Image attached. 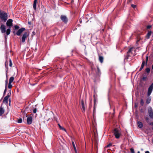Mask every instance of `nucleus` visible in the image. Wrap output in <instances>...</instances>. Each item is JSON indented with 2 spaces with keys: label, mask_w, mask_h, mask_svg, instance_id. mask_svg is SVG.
I'll return each mask as SVG.
<instances>
[{
  "label": "nucleus",
  "mask_w": 153,
  "mask_h": 153,
  "mask_svg": "<svg viewBox=\"0 0 153 153\" xmlns=\"http://www.w3.org/2000/svg\"><path fill=\"white\" fill-rule=\"evenodd\" d=\"M152 129L153 130V127H152Z\"/></svg>",
  "instance_id": "obj_52"
},
{
  "label": "nucleus",
  "mask_w": 153,
  "mask_h": 153,
  "mask_svg": "<svg viewBox=\"0 0 153 153\" xmlns=\"http://www.w3.org/2000/svg\"><path fill=\"white\" fill-rule=\"evenodd\" d=\"M99 60L101 63H102L103 62V57L102 56H99Z\"/></svg>",
  "instance_id": "obj_17"
},
{
  "label": "nucleus",
  "mask_w": 153,
  "mask_h": 153,
  "mask_svg": "<svg viewBox=\"0 0 153 153\" xmlns=\"http://www.w3.org/2000/svg\"><path fill=\"white\" fill-rule=\"evenodd\" d=\"M13 20L11 19H9L7 20L6 22L7 26L9 28L6 30V27L5 25L4 24H2L1 26L0 29L2 33H4L6 31V35H9L10 33V28L13 25Z\"/></svg>",
  "instance_id": "obj_1"
},
{
  "label": "nucleus",
  "mask_w": 153,
  "mask_h": 153,
  "mask_svg": "<svg viewBox=\"0 0 153 153\" xmlns=\"http://www.w3.org/2000/svg\"><path fill=\"white\" fill-rule=\"evenodd\" d=\"M34 32H33V33H34Z\"/></svg>",
  "instance_id": "obj_54"
},
{
  "label": "nucleus",
  "mask_w": 153,
  "mask_h": 153,
  "mask_svg": "<svg viewBox=\"0 0 153 153\" xmlns=\"http://www.w3.org/2000/svg\"><path fill=\"white\" fill-rule=\"evenodd\" d=\"M131 153H135L134 150L133 148H131L130 149Z\"/></svg>",
  "instance_id": "obj_29"
},
{
  "label": "nucleus",
  "mask_w": 153,
  "mask_h": 153,
  "mask_svg": "<svg viewBox=\"0 0 153 153\" xmlns=\"http://www.w3.org/2000/svg\"><path fill=\"white\" fill-rule=\"evenodd\" d=\"M145 62L144 60H143L141 67H142L143 68V67L145 65Z\"/></svg>",
  "instance_id": "obj_24"
},
{
  "label": "nucleus",
  "mask_w": 153,
  "mask_h": 153,
  "mask_svg": "<svg viewBox=\"0 0 153 153\" xmlns=\"http://www.w3.org/2000/svg\"><path fill=\"white\" fill-rule=\"evenodd\" d=\"M0 18L2 21L6 22L8 19L7 14L4 11L0 10Z\"/></svg>",
  "instance_id": "obj_3"
},
{
  "label": "nucleus",
  "mask_w": 153,
  "mask_h": 153,
  "mask_svg": "<svg viewBox=\"0 0 153 153\" xmlns=\"http://www.w3.org/2000/svg\"><path fill=\"white\" fill-rule=\"evenodd\" d=\"M137 105L136 104H135V107H137Z\"/></svg>",
  "instance_id": "obj_47"
},
{
  "label": "nucleus",
  "mask_w": 153,
  "mask_h": 153,
  "mask_svg": "<svg viewBox=\"0 0 153 153\" xmlns=\"http://www.w3.org/2000/svg\"><path fill=\"white\" fill-rule=\"evenodd\" d=\"M61 20L65 23H66L68 21L67 17L65 15H61L60 17Z\"/></svg>",
  "instance_id": "obj_8"
},
{
  "label": "nucleus",
  "mask_w": 153,
  "mask_h": 153,
  "mask_svg": "<svg viewBox=\"0 0 153 153\" xmlns=\"http://www.w3.org/2000/svg\"><path fill=\"white\" fill-rule=\"evenodd\" d=\"M102 30L103 31L104 30V29H102Z\"/></svg>",
  "instance_id": "obj_53"
},
{
  "label": "nucleus",
  "mask_w": 153,
  "mask_h": 153,
  "mask_svg": "<svg viewBox=\"0 0 153 153\" xmlns=\"http://www.w3.org/2000/svg\"><path fill=\"white\" fill-rule=\"evenodd\" d=\"M145 153H150V152L149 151H147L145 152Z\"/></svg>",
  "instance_id": "obj_45"
},
{
  "label": "nucleus",
  "mask_w": 153,
  "mask_h": 153,
  "mask_svg": "<svg viewBox=\"0 0 153 153\" xmlns=\"http://www.w3.org/2000/svg\"><path fill=\"white\" fill-rule=\"evenodd\" d=\"M151 33L152 32L151 31L148 32L146 36L147 39H149L150 38V36H151Z\"/></svg>",
  "instance_id": "obj_16"
},
{
  "label": "nucleus",
  "mask_w": 153,
  "mask_h": 153,
  "mask_svg": "<svg viewBox=\"0 0 153 153\" xmlns=\"http://www.w3.org/2000/svg\"><path fill=\"white\" fill-rule=\"evenodd\" d=\"M96 74L98 76H100L101 74L100 71L98 67H97V71L96 72Z\"/></svg>",
  "instance_id": "obj_15"
},
{
  "label": "nucleus",
  "mask_w": 153,
  "mask_h": 153,
  "mask_svg": "<svg viewBox=\"0 0 153 153\" xmlns=\"http://www.w3.org/2000/svg\"><path fill=\"white\" fill-rule=\"evenodd\" d=\"M25 30V28L23 27L19 29L16 32V34L17 36H20L22 33Z\"/></svg>",
  "instance_id": "obj_9"
},
{
  "label": "nucleus",
  "mask_w": 153,
  "mask_h": 153,
  "mask_svg": "<svg viewBox=\"0 0 153 153\" xmlns=\"http://www.w3.org/2000/svg\"><path fill=\"white\" fill-rule=\"evenodd\" d=\"M6 75L7 79V70L6 71Z\"/></svg>",
  "instance_id": "obj_39"
},
{
  "label": "nucleus",
  "mask_w": 153,
  "mask_h": 153,
  "mask_svg": "<svg viewBox=\"0 0 153 153\" xmlns=\"http://www.w3.org/2000/svg\"><path fill=\"white\" fill-rule=\"evenodd\" d=\"M81 104L83 110L85 111V105L84 102L83 100H81Z\"/></svg>",
  "instance_id": "obj_14"
},
{
  "label": "nucleus",
  "mask_w": 153,
  "mask_h": 153,
  "mask_svg": "<svg viewBox=\"0 0 153 153\" xmlns=\"http://www.w3.org/2000/svg\"><path fill=\"white\" fill-rule=\"evenodd\" d=\"M152 142L153 143V140H152Z\"/></svg>",
  "instance_id": "obj_56"
},
{
  "label": "nucleus",
  "mask_w": 153,
  "mask_h": 153,
  "mask_svg": "<svg viewBox=\"0 0 153 153\" xmlns=\"http://www.w3.org/2000/svg\"><path fill=\"white\" fill-rule=\"evenodd\" d=\"M72 144L73 145V147L74 148V150L75 152H76V148L74 144V142L73 141H72Z\"/></svg>",
  "instance_id": "obj_18"
},
{
  "label": "nucleus",
  "mask_w": 153,
  "mask_h": 153,
  "mask_svg": "<svg viewBox=\"0 0 153 153\" xmlns=\"http://www.w3.org/2000/svg\"><path fill=\"white\" fill-rule=\"evenodd\" d=\"M149 124L151 125H153V122L150 123Z\"/></svg>",
  "instance_id": "obj_42"
},
{
  "label": "nucleus",
  "mask_w": 153,
  "mask_h": 153,
  "mask_svg": "<svg viewBox=\"0 0 153 153\" xmlns=\"http://www.w3.org/2000/svg\"><path fill=\"white\" fill-rule=\"evenodd\" d=\"M17 122L18 123H21L22 122V118H19Z\"/></svg>",
  "instance_id": "obj_25"
},
{
  "label": "nucleus",
  "mask_w": 153,
  "mask_h": 153,
  "mask_svg": "<svg viewBox=\"0 0 153 153\" xmlns=\"http://www.w3.org/2000/svg\"><path fill=\"white\" fill-rule=\"evenodd\" d=\"M10 63H9V66L10 67H12V62L10 59Z\"/></svg>",
  "instance_id": "obj_31"
},
{
  "label": "nucleus",
  "mask_w": 153,
  "mask_h": 153,
  "mask_svg": "<svg viewBox=\"0 0 153 153\" xmlns=\"http://www.w3.org/2000/svg\"><path fill=\"white\" fill-rule=\"evenodd\" d=\"M131 6L134 8H135L136 7V5L133 4H131Z\"/></svg>",
  "instance_id": "obj_34"
},
{
  "label": "nucleus",
  "mask_w": 153,
  "mask_h": 153,
  "mask_svg": "<svg viewBox=\"0 0 153 153\" xmlns=\"http://www.w3.org/2000/svg\"><path fill=\"white\" fill-rule=\"evenodd\" d=\"M150 71V69L149 68H147L146 69V72L148 73H149Z\"/></svg>",
  "instance_id": "obj_23"
},
{
  "label": "nucleus",
  "mask_w": 153,
  "mask_h": 153,
  "mask_svg": "<svg viewBox=\"0 0 153 153\" xmlns=\"http://www.w3.org/2000/svg\"><path fill=\"white\" fill-rule=\"evenodd\" d=\"M37 0H34L33 2V9L36 10V3H37Z\"/></svg>",
  "instance_id": "obj_12"
},
{
  "label": "nucleus",
  "mask_w": 153,
  "mask_h": 153,
  "mask_svg": "<svg viewBox=\"0 0 153 153\" xmlns=\"http://www.w3.org/2000/svg\"><path fill=\"white\" fill-rule=\"evenodd\" d=\"M6 91H7V88L5 87V89L4 91V93H3L4 96L5 95V93H6Z\"/></svg>",
  "instance_id": "obj_35"
},
{
  "label": "nucleus",
  "mask_w": 153,
  "mask_h": 153,
  "mask_svg": "<svg viewBox=\"0 0 153 153\" xmlns=\"http://www.w3.org/2000/svg\"><path fill=\"white\" fill-rule=\"evenodd\" d=\"M33 118L32 116L27 117V123L28 125L31 124L32 122Z\"/></svg>",
  "instance_id": "obj_10"
},
{
  "label": "nucleus",
  "mask_w": 153,
  "mask_h": 153,
  "mask_svg": "<svg viewBox=\"0 0 153 153\" xmlns=\"http://www.w3.org/2000/svg\"><path fill=\"white\" fill-rule=\"evenodd\" d=\"M153 89V82L152 83L151 85L148 88L147 91V97L146 100V103L147 104L150 103L151 100V97L150 96L151 94Z\"/></svg>",
  "instance_id": "obj_2"
},
{
  "label": "nucleus",
  "mask_w": 153,
  "mask_h": 153,
  "mask_svg": "<svg viewBox=\"0 0 153 153\" xmlns=\"http://www.w3.org/2000/svg\"><path fill=\"white\" fill-rule=\"evenodd\" d=\"M11 83H9L8 85V88H9L10 89L12 87V85L11 84Z\"/></svg>",
  "instance_id": "obj_27"
},
{
  "label": "nucleus",
  "mask_w": 153,
  "mask_h": 153,
  "mask_svg": "<svg viewBox=\"0 0 153 153\" xmlns=\"http://www.w3.org/2000/svg\"><path fill=\"white\" fill-rule=\"evenodd\" d=\"M143 77L142 78V80L143 81H146V79L147 78V76L146 75H143Z\"/></svg>",
  "instance_id": "obj_21"
},
{
  "label": "nucleus",
  "mask_w": 153,
  "mask_h": 153,
  "mask_svg": "<svg viewBox=\"0 0 153 153\" xmlns=\"http://www.w3.org/2000/svg\"><path fill=\"white\" fill-rule=\"evenodd\" d=\"M151 26L150 25H148L147 27V29H149L151 27Z\"/></svg>",
  "instance_id": "obj_40"
},
{
  "label": "nucleus",
  "mask_w": 153,
  "mask_h": 153,
  "mask_svg": "<svg viewBox=\"0 0 153 153\" xmlns=\"http://www.w3.org/2000/svg\"><path fill=\"white\" fill-rule=\"evenodd\" d=\"M132 48H130L129 49V50H128V52H127V54H128L129 53L131 52L132 51Z\"/></svg>",
  "instance_id": "obj_26"
},
{
  "label": "nucleus",
  "mask_w": 153,
  "mask_h": 153,
  "mask_svg": "<svg viewBox=\"0 0 153 153\" xmlns=\"http://www.w3.org/2000/svg\"><path fill=\"white\" fill-rule=\"evenodd\" d=\"M144 103V102L143 99H141L140 101V104L142 106L143 105Z\"/></svg>",
  "instance_id": "obj_22"
},
{
  "label": "nucleus",
  "mask_w": 153,
  "mask_h": 153,
  "mask_svg": "<svg viewBox=\"0 0 153 153\" xmlns=\"http://www.w3.org/2000/svg\"><path fill=\"white\" fill-rule=\"evenodd\" d=\"M29 36V34L27 32H25L22 38V41L23 43L25 42L26 39Z\"/></svg>",
  "instance_id": "obj_7"
},
{
  "label": "nucleus",
  "mask_w": 153,
  "mask_h": 153,
  "mask_svg": "<svg viewBox=\"0 0 153 153\" xmlns=\"http://www.w3.org/2000/svg\"><path fill=\"white\" fill-rule=\"evenodd\" d=\"M13 33H15V31H13Z\"/></svg>",
  "instance_id": "obj_51"
},
{
  "label": "nucleus",
  "mask_w": 153,
  "mask_h": 153,
  "mask_svg": "<svg viewBox=\"0 0 153 153\" xmlns=\"http://www.w3.org/2000/svg\"><path fill=\"white\" fill-rule=\"evenodd\" d=\"M11 90H10L9 92L7 94V96L4 98L3 100V102L6 103H8V98L11 95Z\"/></svg>",
  "instance_id": "obj_5"
},
{
  "label": "nucleus",
  "mask_w": 153,
  "mask_h": 153,
  "mask_svg": "<svg viewBox=\"0 0 153 153\" xmlns=\"http://www.w3.org/2000/svg\"><path fill=\"white\" fill-rule=\"evenodd\" d=\"M8 83V79H7L5 81V87L7 88Z\"/></svg>",
  "instance_id": "obj_28"
},
{
  "label": "nucleus",
  "mask_w": 153,
  "mask_h": 153,
  "mask_svg": "<svg viewBox=\"0 0 153 153\" xmlns=\"http://www.w3.org/2000/svg\"><path fill=\"white\" fill-rule=\"evenodd\" d=\"M127 55L126 56V57H125V59H128L129 58V54H127Z\"/></svg>",
  "instance_id": "obj_32"
},
{
  "label": "nucleus",
  "mask_w": 153,
  "mask_h": 153,
  "mask_svg": "<svg viewBox=\"0 0 153 153\" xmlns=\"http://www.w3.org/2000/svg\"><path fill=\"white\" fill-rule=\"evenodd\" d=\"M33 112L34 113H36V112L37 109L36 108H34L33 109Z\"/></svg>",
  "instance_id": "obj_33"
},
{
  "label": "nucleus",
  "mask_w": 153,
  "mask_h": 153,
  "mask_svg": "<svg viewBox=\"0 0 153 153\" xmlns=\"http://www.w3.org/2000/svg\"><path fill=\"white\" fill-rule=\"evenodd\" d=\"M34 32H33V33H34Z\"/></svg>",
  "instance_id": "obj_55"
},
{
  "label": "nucleus",
  "mask_w": 153,
  "mask_h": 153,
  "mask_svg": "<svg viewBox=\"0 0 153 153\" xmlns=\"http://www.w3.org/2000/svg\"><path fill=\"white\" fill-rule=\"evenodd\" d=\"M14 78L13 77H11L10 78L9 82L11 83L13 81Z\"/></svg>",
  "instance_id": "obj_20"
},
{
  "label": "nucleus",
  "mask_w": 153,
  "mask_h": 153,
  "mask_svg": "<svg viewBox=\"0 0 153 153\" xmlns=\"http://www.w3.org/2000/svg\"><path fill=\"white\" fill-rule=\"evenodd\" d=\"M111 146V143H110L107 145V147H110V146Z\"/></svg>",
  "instance_id": "obj_37"
},
{
  "label": "nucleus",
  "mask_w": 153,
  "mask_h": 153,
  "mask_svg": "<svg viewBox=\"0 0 153 153\" xmlns=\"http://www.w3.org/2000/svg\"><path fill=\"white\" fill-rule=\"evenodd\" d=\"M79 22L80 23H81L82 22L81 20L80 19H79Z\"/></svg>",
  "instance_id": "obj_46"
},
{
  "label": "nucleus",
  "mask_w": 153,
  "mask_h": 153,
  "mask_svg": "<svg viewBox=\"0 0 153 153\" xmlns=\"http://www.w3.org/2000/svg\"><path fill=\"white\" fill-rule=\"evenodd\" d=\"M113 133L116 138L117 139L119 138L121 135L120 129L119 128H115L113 130Z\"/></svg>",
  "instance_id": "obj_4"
},
{
  "label": "nucleus",
  "mask_w": 153,
  "mask_h": 153,
  "mask_svg": "<svg viewBox=\"0 0 153 153\" xmlns=\"http://www.w3.org/2000/svg\"><path fill=\"white\" fill-rule=\"evenodd\" d=\"M137 153H140V151H138Z\"/></svg>",
  "instance_id": "obj_50"
},
{
  "label": "nucleus",
  "mask_w": 153,
  "mask_h": 153,
  "mask_svg": "<svg viewBox=\"0 0 153 153\" xmlns=\"http://www.w3.org/2000/svg\"><path fill=\"white\" fill-rule=\"evenodd\" d=\"M149 115L150 118L153 119V112L152 108L151 107H149L148 109Z\"/></svg>",
  "instance_id": "obj_6"
},
{
  "label": "nucleus",
  "mask_w": 153,
  "mask_h": 153,
  "mask_svg": "<svg viewBox=\"0 0 153 153\" xmlns=\"http://www.w3.org/2000/svg\"><path fill=\"white\" fill-rule=\"evenodd\" d=\"M14 27L16 30L18 29L19 27V26L17 25H15Z\"/></svg>",
  "instance_id": "obj_30"
},
{
  "label": "nucleus",
  "mask_w": 153,
  "mask_h": 153,
  "mask_svg": "<svg viewBox=\"0 0 153 153\" xmlns=\"http://www.w3.org/2000/svg\"><path fill=\"white\" fill-rule=\"evenodd\" d=\"M4 110L1 106L0 107V116H2V114L4 113Z\"/></svg>",
  "instance_id": "obj_13"
},
{
  "label": "nucleus",
  "mask_w": 153,
  "mask_h": 153,
  "mask_svg": "<svg viewBox=\"0 0 153 153\" xmlns=\"http://www.w3.org/2000/svg\"><path fill=\"white\" fill-rule=\"evenodd\" d=\"M95 111H96L95 108V107H94V110H93V114H95Z\"/></svg>",
  "instance_id": "obj_36"
},
{
  "label": "nucleus",
  "mask_w": 153,
  "mask_h": 153,
  "mask_svg": "<svg viewBox=\"0 0 153 153\" xmlns=\"http://www.w3.org/2000/svg\"><path fill=\"white\" fill-rule=\"evenodd\" d=\"M146 120L147 122H148L149 120V118L148 117H146Z\"/></svg>",
  "instance_id": "obj_41"
},
{
  "label": "nucleus",
  "mask_w": 153,
  "mask_h": 153,
  "mask_svg": "<svg viewBox=\"0 0 153 153\" xmlns=\"http://www.w3.org/2000/svg\"><path fill=\"white\" fill-rule=\"evenodd\" d=\"M143 68L142 67H140V69H139V71H141L143 69Z\"/></svg>",
  "instance_id": "obj_43"
},
{
  "label": "nucleus",
  "mask_w": 153,
  "mask_h": 153,
  "mask_svg": "<svg viewBox=\"0 0 153 153\" xmlns=\"http://www.w3.org/2000/svg\"><path fill=\"white\" fill-rule=\"evenodd\" d=\"M7 35H5L4 37H5V39H7Z\"/></svg>",
  "instance_id": "obj_44"
},
{
  "label": "nucleus",
  "mask_w": 153,
  "mask_h": 153,
  "mask_svg": "<svg viewBox=\"0 0 153 153\" xmlns=\"http://www.w3.org/2000/svg\"><path fill=\"white\" fill-rule=\"evenodd\" d=\"M152 69L153 70V64H152Z\"/></svg>",
  "instance_id": "obj_49"
},
{
  "label": "nucleus",
  "mask_w": 153,
  "mask_h": 153,
  "mask_svg": "<svg viewBox=\"0 0 153 153\" xmlns=\"http://www.w3.org/2000/svg\"><path fill=\"white\" fill-rule=\"evenodd\" d=\"M137 124L138 126V127L140 128H142L143 127V124L142 122L140 121H138L137 122Z\"/></svg>",
  "instance_id": "obj_11"
},
{
  "label": "nucleus",
  "mask_w": 153,
  "mask_h": 153,
  "mask_svg": "<svg viewBox=\"0 0 153 153\" xmlns=\"http://www.w3.org/2000/svg\"><path fill=\"white\" fill-rule=\"evenodd\" d=\"M58 125L60 129H61L65 131H66V129L65 128L61 126L59 124H58Z\"/></svg>",
  "instance_id": "obj_19"
},
{
  "label": "nucleus",
  "mask_w": 153,
  "mask_h": 153,
  "mask_svg": "<svg viewBox=\"0 0 153 153\" xmlns=\"http://www.w3.org/2000/svg\"><path fill=\"white\" fill-rule=\"evenodd\" d=\"M10 99H9V105L10 104Z\"/></svg>",
  "instance_id": "obj_48"
},
{
  "label": "nucleus",
  "mask_w": 153,
  "mask_h": 153,
  "mask_svg": "<svg viewBox=\"0 0 153 153\" xmlns=\"http://www.w3.org/2000/svg\"><path fill=\"white\" fill-rule=\"evenodd\" d=\"M148 57L147 56L146 57V65L147 64V61H148Z\"/></svg>",
  "instance_id": "obj_38"
}]
</instances>
